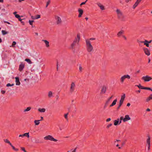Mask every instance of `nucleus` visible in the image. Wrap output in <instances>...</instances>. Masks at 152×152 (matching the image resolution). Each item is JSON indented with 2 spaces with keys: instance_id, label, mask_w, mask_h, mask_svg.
<instances>
[{
  "instance_id": "9d476101",
  "label": "nucleus",
  "mask_w": 152,
  "mask_h": 152,
  "mask_svg": "<svg viewBox=\"0 0 152 152\" xmlns=\"http://www.w3.org/2000/svg\"><path fill=\"white\" fill-rule=\"evenodd\" d=\"M25 67V64L21 62L19 66V70L20 72H21Z\"/></svg>"
},
{
  "instance_id": "ddd939ff",
  "label": "nucleus",
  "mask_w": 152,
  "mask_h": 152,
  "mask_svg": "<svg viewBox=\"0 0 152 152\" xmlns=\"http://www.w3.org/2000/svg\"><path fill=\"white\" fill-rule=\"evenodd\" d=\"M120 121V119L119 118L117 119V120H115L114 121V125L115 126H117L118 125L120 124H119V121Z\"/></svg>"
},
{
  "instance_id": "2f4dec72",
  "label": "nucleus",
  "mask_w": 152,
  "mask_h": 152,
  "mask_svg": "<svg viewBox=\"0 0 152 152\" xmlns=\"http://www.w3.org/2000/svg\"><path fill=\"white\" fill-rule=\"evenodd\" d=\"M125 97V94H123V95H122L121 96V97L120 100H121L124 101Z\"/></svg>"
},
{
  "instance_id": "473e14b6",
  "label": "nucleus",
  "mask_w": 152,
  "mask_h": 152,
  "mask_svg": "<svg viewBox=\"0 0 152 152\" xmlns=\"http://www.w3.org/2000/svg\"><path fill=\"white\" fill-rule=\"evenodd\" d=\"M53 96L52 92L51 91H49L48 92V96L49 98Z\"/></svg>"
},
{
  "instance_id": "c85d7f7f",
  "label": "nucleus",
  "mask_w": 152,
  "mask_h": 152,
  "mask_svg": "<svg viewBox=\"0 0 152 152\" xmlns=\"http://www.w3.org/2000/svg\"><path fill=\"white\" fill-rule=\"evenodd\" d=\"M136 86L137 87L140 89H142L143 88V86H141V84H139L138 85H136L135 86Z\"/></svg>"
},
{
  "instance_id": "864d4df0",
  "label": "nucleus",
  "mask_w": 152,
  "mask_h": 152,
  "mask_svg": "<svg viewBox=\"0 0 152 152\" xmlns=\"http://www.w3.org/2000/svg\"><path fill=\"white\" fill-rule=\"evenodd\" d=\"M121 105H122L120 104H119V105L117 107V110H118L121 107Z\"/></svg>"
},
{
  "instance_id": "dca6fc26",
  "label": "nucleus",
  "mask_w": 152,
  "mask_h": 152,
  "mask_svg": "<svg viewBox=\"0 0 152 152\" xmlns=\"http://www.w3.org/2000/svg\"><path fill=\"white\" fill-rule=\"evenodd\" d=\"M147 42V40H145L144 41H140V42L142 43H144V45H145L147 47H149V44H148V42Z\"/></svg>"
},
{
  "instance_id": "f8f14e48",
  "label": "nucleus",
  "mask_w": 152,
  "mask_h": 152,
  "mask_svg": "<svg viewBox=\"0 0 152 152\" xmlns=\"http://www.w3.org/2000/svg\"><path fill=\"white\" fill-rule=\"evenodd\" d=\"M78 12L79 13V14L78 15V17L79 18H80L81 17L83 13V10L81 9H79L78 10Z\"/></svg>"
},
{
  "instance_id": "7ed1b4c3",
  "label": "nucleus",
  "mask_w": 152,
  "mask_h": 152,
  "mask_svg": "<svg viewBox=\"0 0 152 152\" xmlns=\"http://www.w3.org/2000/svg\"><path fill=\"white\" fill-rule=\"evenodd\" d=\"M44 139L45 140H50L54 142H57L58 141V140L54 139L52 136L49 135L44 137Z\"/></svg>"
},
{
  "instance_id": "4d7b16f0",
  "label": "nucleus",
  "mask_w": 152,
  "mask_h": 152,
  "mask_svg": "<svg viewBox=\"0 0 152 152\" xmlns=\"http://www.w3.org/2000/svg\"><path fill=\"white\" fill-rule=\"evenodd\" d=\"M18 20L20 21H21V20H24V19H21V18H20V17L19 18H18Z\"/></svg>"
},
{
  "instance_id": "f3484780",
  "label": "nucleus",
  "mask_w": 152,
  "mask_h": 152,
  "mask_svg": "<svg viewBox=\"0 0 152 152\" xmlns=\"http://www.w3.org/2000/svg\"><path fill=\"white\" fill-rule=\"evenodd\" d=\"M42 41L45 42V44L46 47L48 48L50 46L49 45V42L47 40H42Z\"/></svg>"
},
{
  "instance_id": "6ab92c4d",
  "label": "nucleus",
  "mask_w": 152,
  "mask_h": 152,
  "mask_svg": "<svg viewBox=\"0 0 152 152\" xmlns=\"http://www.w3.org/2000/svg\"><path fill=\"white\" fill-rule=\"evenodd\" d=\"M97 4L98 5V6L102 10H104V6L101 5L100 3H97Z\"/></svg>"
},
{
  "instance_id": "6e6d98bb",
  "label": "nucleus",
  "mask_w": 152,
  "mask_h": 152,
  "mask_svg": "<svg viewBox=\"0 0 152 152\" xmlns=\"http://www.w3.org/2000/svg\"><path fill=\"white\" fill-rule=\"evenodd\" d=\"M56 66H57V70L58 71V62H57L56 64Z\"/></svg>"
},
{
  "instance_id": "412c9836",
  "label": "nucleus",
  "mask_w": 152,
  "mask_h": 152,
  "mask_svg": "<svg viewBox=\"0 0 152 152\" xmlns=\"http://www.w3.org/2000/svg\"><path fill=\"white\" fill-rule=\"evenodd\" d=\"M117 100V99H116L115 100H114L112 104L110 105V107H112L115 105L116 104Z\"/></svg>"
},
{
  "instance_id": "f257e3e1",
  "label": "nucleus",
  "mask_w": 152,
  "mask_h": 152,
  "mask_svg": "<svg viewBox=\"0 0 152 152\" xmlns=\"http://www.w3.org/2000/svg\"><path fill=\"white\" fill-rule=\"evenodd\" d=\"M86 42L87 51L88 52L90 53L93 50V46L91 45L90 41L88 39H86Z\"/></svg>"
},
{
  "instance_id": "603ef678",
  "label": "nucleus",
  "mask_w": 152,
  "mask_h": 152,
  "mask_svg": "<svg viewBox=\"0 0 152 152\" xmlns=\"http://www.w3.org/2000/svg\"><path fill=\"white\" fill-rule=\"evenodd\" d=\"M15 17L18 18H19L20 17V16L18 14H15Z\"/></svg>"
},
{
  "instance_id": "c9c22d12",
  "label": "nucleus",
  "mask_w": 152,
  "mask_h": 152,
  "mask_svg": "<svg viewBox=\"0 0 152 152\" xmlns=\"http://www.w3.org/2000/svg\"><path fill=\"white\" fill-rule=\"evenodd\" d=\"M39 120H35L34 121V123L35 124V125H39Z\"/></svg>"
},
{
  "instance_id": "79ce46f5",
  "label": "nucleus",
  "mask_w": 152,
  "mask_h": 152,
  "mask_svg": "<svg viewBox=\"0 0 152 152\" xmlns=\"http://www.w3.org/2000/svg\"><path fill=\"white\" fill-rule=\"evenodd\" d=\"M112 125H113L112 124V123H110V124H108V125H107V126L106 128L107 129H109L110 127Z\"/></svg>"
},
{
  "instance_id": "1a4fd4ad",
  "label": "nucleus",
  "mask_w": 152,
  "mask_h": 152,
  "mask_svg": "<svg viewBox=\"0 0 152 152\" xmlns=\"http://www.w3.org/2000/svg\"><path fill=\"white\" fill-rule=\"evenodd\" d=\"M75 86V84L74 83L72 82L71 85L70 92V93H72L74 90V88Z\"/></svg>"
},
{
  "instance_id": "c03bdc74",
  "label": "nucleus",
  "mask_w": 152,
  "mask_h": 152,
  "mask_svg": "<svg viewBox=\"0 0 152 152\" xmlns=\"http://www.w3.org/2000/svg\"><path fill=\"white\" fill-rule=\"evenodd\" d=\"M16 42H15V41H13V42H12V47H15V45H16Z\"/></svg>"
},
{
  "instance_id": "b1692460",
  "label": "nucleus",
  "mask_w": 152,
  "mask_h": 152,
  "mask_svg": "<svg viewBox=\"0 0 152 152\" xmlns=\"http://www.w3.org/2000/svg\"><path fill=\"white\" fill-rule=\"evenodd\" d=\"M148 138L147 140V144L148 145H150V137L149 136H148Z\"/></svg>"
},
{
  "instance_id": "20e7f679",
  "label": "nucleus",
  "mask_w": 152,
  "mask_h": 152,
  "mask_svg": "<svg viewBox=\"0 0 152 152\" xmlns=\"http://www.w3.org/2000/svg\"><path fill=\"white\" fill-rule=\"evenodd\" d=\"M76 45V40L75 39L73 41L69 47V49L71 50L74 53H75V48Z\"/></svg>"
},
{
  "instance_id": "a878e982",
  "label": "nucleus",
  "mask_w": 152,
  "mask_h": 152,
  "mask_svg": "<svg viewBox=\"0 0 152 152\" xmlns=\"http://www.w3.org/2000/svg\"><path fill=\"white\" fill-rule=\"evenodd\" d=\"M23 137H27V138H29V133H26L23 134Z\"/></svg>"
},
{
  "instance_id": "72a5a7b5",
  "label": "nucleus",
  "mask_w": 152,
  "mask_h": 152,
  "mask_svg": "<svg viewBox=\"0 0 152 152\" xmlns=\"http://www.w3.org/2000/svg\"><path fill=\"white\" fill-rule=\"evenodd\" d=\"M25 61H27L29 64H31L32 62L29 59L26 58L25 59Z\"/></svg>"
},
{
  "instance_id": "58836bf2",
  "label": "nucleus",
  "mask_w": 152,
  "mask_h": 152,
  "mask_svg": "<svg viewBox=\"0 0 152 152\" xmlns=\"http://www.w3.org/2000/svg\"><path fill=\"white\" fill-rule=\"evenodd\" d=\"M14 84H10V83H8L7 84L6 86L7 87H9V86H14Z\"/></svg>"
},
{
  "instance_id": "aec40b11",
  "label": "nucleus",
  "mask_w": 152,
  "mask_h": 152,
  "mask_svg": "<svg viewBox=\"0 0 152 152\" xmlns=\"http://www.w3.org/2000/svg\"><path fill=\"white\" fill-rule=\"evenodd\" d=\"M80 141V142H79L78 143V144L77 145V147H78V148L80 147H82L83 145V141Z\"/></svg>"
},
{
  "instance_id": "a211bd4d",
  "label": "nucleus",
  "mask_w": 152,
  "mask_h": 152,
  "mask_svg": "<svg viewBox=\"0 0 152 152\" xmlns=\"http://www.w3.org/2000/svg\"><path fill=\"white\" fill-rule=\"evenodd\" d=\"M151 99H152V94H150L149 96L146 99V101L147 102H148Z\"/></svg>"
},
{
  "instance_id": "3c124183",
  "label": "nucleus",
  "mask_w": 152,
  "mask_h": 152,
  "mask_svg": "<svg viewBox=\"0 0 152 152\" xmlns=\"http://www.w3.org/2000/svg\"><path fill=\"white\" fill-rule=\"evenodd\" d=\"M123 102H124V101L120 100V102H119V104H120L122 105L123 103Z\"/></svg>"
},
{
  "instance_id": "f03ea898",
  "label": "nucleus",
  "mask_w": 152,
  "mask_h": 152,
  "mask_svg": "<svg viewBox=\"0 0 152 152\" xmlns=\"http://www.w3.org/2000/svg\"><path fill=\"white\" fill-rule=\"evenodd\" d=\"M131 119V118L129 115H126L124 118L123 116H121L120 118V121L119 124L121 123V121L123 120L124 122H126Z\"/></svg>"
},
{
  "instance_id": "c756f323",
  "label": "nucleus",
  "mask_w": 152,
  "mask_h": 152,
  "mask_svg": "<svg viewBox=\"0 0 152 152\" xmlns=\"http://www.w3.org/2000/svg\"><path fill=\"white\" fill-rule=\"evenodd\" d=\"M110 101L109 100H107V101L106 102L105 105L103 107L104 109H105L106 107L107 106L108 104L109 103Z\"/></svg>"
},
{
  "instance_id": "ea45409f",
  "label": "nucleus",
  "mask_w": 152,
  "mask_h": 152,
  "mask_svg": "<svg viewBox=\"0 0 152 152\" xmlns=\"http://www.w3.org/2000/svg\"><path fill=\"white\" fill-rule=\"evenodd\" d=\"M79 70L80 72H81L82 71L83 69L80 65H79Z\"/></svg>"
},
{
  "instance_id": "de8ad7c7",
  "label": "nucleus",
  "mask_w": 152,
  "mask_h": 152,
  "mask_svg": "<svg viewBox=\"0 0 152 152\" xmlns=\"http://www.w3.org/2000/svg\"><path fill=\"white\" fill-rule=\"evenodd\" d=\"M86 2H87V1H86L85 2H83L82 3H81L80 5V6L81 7L83 5L85 4H86Z\"/></svg>"
},
{
  "instance_id": "49530a36",
  "label": "nucleus",
  "mask_w": 152,
  "mask_h": 152,
  "mask_svg": "<svg viewBox=\"0 0 152 152\" xmlns=\"http://www.w3.org/2000/svg\"><path fill=\"white\" fill-rule=\"evenodd\" d=\"M34 22V20H29V24L31 25H32L33 23Z\"/></svg>"
},
{
  "instance_id": "0e129e2a",
  "label": "nucleus",
  "mask_w": 152,
  "mask_h": 152,
  "mask_svg": "<svg viewBox=\"0 0 152 152\" xmlns=\"http://www.w3.org/2000/svg\"><path fill=\"white\" fill-rule=\"evenodd\" d=\"M148 90H150L152 91V88H151L148 87Z\"/></svg>"
},
{
  "instance_id": "052dcab7",
  "label": "nucleus",
  "mask_w": 152,
  "mask_h": 152,
  "mask_svg": "<svg viewBox=\"0 0 152 152\" xmlns=\"http://www.w3.org/2000/svg\"><path fill=\"white\" fill-rule=\"evenodd\" d=\"M20 22L23 25H25L24 22L22 20H21L20 21Z\"/></svg>"
},
{
  "instance_id": "39448f33",
  "label": "nucleus",
  "mask_w": 152,
  "mask_h": 152,
  "mask_svg": "<svg viewBox=\"0 0 152 152\" xmlns=\"http://www.w3.org/2000/svg\"><path fill=\"white\" fill-rule=\"evenodd\" d=\"M55 18L56 20V23L58 25H61L62 23V21L61 18L57 15L55 16Z\"/></svg>"
},
{
  "instance_id": "5fc2aeb1",
  "label": "nucleus",
  "mask_w": 152,
  "mask_h": 152,
  "mask_svg": "<svg viewBox=\"0 0 152 152\" xmlns=\"http://www.w3.org/2000/svg\"><path fill=\"white\" fill-rule=\"evenodd\" d=\"M111 120V118H107L106 120V122H108L110 121Z\"/></svg>"
},
{
  "instance_id": "393cba45",
  "label": "nucleus",
  "mask_w": 152,
  "mask_h": 152,
  "mask_svg": "<svg viewBox=\"0 0 152 152\" xmlns=\"http://www.w3.org/2000/svg\"><path fill=\"white\" fill-rule=\"evenodd\" d=\"M68 114L69 113H67L65 114L64 115V117L67 121H68Z\"/></svg>"
},
{
  "instance_id": "69168bd1",
  "label": "nucleus",
  "mask_w": 152,
  "mask_h": 152,
  "mask_svg": "<svg viewBox=\"0 0 152 152\" xmlns=\"http://www.w3.org/2000/svg\"><path fill=\"white\" fill-rule=\"evenodd\" d=\"M125 141H124L123 142H122V146H123L125 144Z\"/></svg>"
},
{
  "instance_id": "8fccbe9b",
  "label": "nucleus",
  "mask_w": 152,
  "mask_h": 152,
  "mask_svg": "<svg viewBox=\"0 0 152 152\" xmlns=\"http://www.w3.org/2000/svg\"><path fill=\"white\" fill-rule=\"evenodd\" d=\"M141 1V0H137L135 3H137V4L138 5Z\"/></svg>"
},
{
  "instance_id": "bf43d9fd",
  "label": "nucleus",
  "mask_w": 152,
  "mask_h": 152,
  "mask_svg": "<svg viewBox=\"0 0 152 152\" xmlns=\"http://www.w3.org/2000/svg\"><path fill=\"white\" fill-rule=\"evenodd\" d=\"M1 93L2 94H4L5 93V91H3V90H2V91H1Z\"/></svg>"
},
{
  "instance_id": "4468645a",
  "label": "nucleus",
  "mask_w": 152,
  "mask_h": 152,
  "mask_svg": "<svg viewBox=\"0 0 152 152\" xmlns=\"http://www.w3.org/2000/svg\"><path fill=\"white\" fill-rule=\"evenodd\" d=\"M15 82H16V85H20V83L19 81V78L18 77H16L15 78Z\"/></svg>"
},
{
  "instance_id": "774afa93",
  "label": "nucleus",
  "mask_w": 152,
  "mask_h": 152,
  "mask_svg": "<svg viewBox=\"0 0 152 152\" xmlns=\"http://www.w3.org/2000/svg\"><path fill=\"white\" fill-rule=\"evenodd\" d=\"M122 37L123 38H124V39L125 40H126L127 39L126 38L124 35H123Z\"/></svg>"
},
{
  "instance_id": "7c9ffc66",
  "label": "nucleus",
  "mask_w": 152,
  "mask_h": 152,
  "mask_svg": "<svg viewBox=\"0 0 152 152\" xmlns=\"http://www.w3.org/2000/svg\"><path fill=\"white\" fill-rule=\"evenodd\" d=\"M31 109V107H28L26 109H25L24 110V112H28Z\"/></svg>"
},
{
  "instance_id": "4be33fe9",
  "label": "nucleus",
  "mask_w": 152,
  "mask_h": 152,
  "mask_svg": "<svg viewBox=\"0 0 152 152\" xmlns=\"http://www.w3.org/2000/svg\"><path fill=\"white\" fill-rule=\"evenodd\" d=\"M45 108H39V109H38V111L40 112H41V113H44L45 112Z\"/></svg>"
},
{
  "instance_id": "e2e57ef3",
  "label": "nucleus",
  "mask_w": 152,
  "mask_h": 152,
  "mask_svg": "<svg viewBox=\"0 0 152 152\" xmlns=\"http://www.w3.org/2000/svg\"><path fill=\"white\" fill-rule=\"evenodd\" d=\"M95 39L94 38H91L89 39H88V40H95Z\"/></svg>"
},
{
  "instance_id": "6e6552de",
  "label": "nucleus",
  "mask_w": 152,
  "mask_h": 152,
  "mask_svg": "<svg viewBox=\"0 0 152 152\" xmlns=\"http://www.w3.org/2000/svg\"><path fill=\"white\" fill-rule=\"evenodd\" d=\"M118 18L121 21H125V20L124 16L122 13H120L118 15Z\"/></svg>"
},
{
  "instance_id": "13d9d810",
  "label": "nucleus",
  "mask_w": 152,
  "mask_h": 152,
  "mask_svg": "<svg viewBox=\"0 0 152 152\" xmlns=\"http://www.w3.org/2000/svg\"><path fill=\"white\" fill-rule=\"evenodd\" d=\"M119 145L118 144H117L116 145V146L117 147H118V148L119 149H121V147H119Z\"/></svg>"
},
{
  "instance_id": "e433bc0d",
  "label": "nucleus",
  "mask_w": 152,
  "mask_h": 152,
  "mask_svg": "<svg viewBox=\"0 0 152 152\" xmlns=\"http://www.w3.org/2000/svg\"><path fill=\"white\" fill-rule=\"evenodd\" d=\"M2 34L3 35H4L7 33V32L5 30H2Z\"/></svg>"
},
{
  "instance_id": "9b49d317",
  "label": "nucleus",
  "mask_w": 152,
  "mask_h": 152,
  "mask_svg": "<svg viewBox=\"0 0 152 152\" xmlns=\"http://www.w3.org/2000/svg\"><path fill=\"white\" fill-rule=\"evenodd\" d=\"M143 50L146 55L148 56H149L150 55V51L148 48H143Z\"/></svg>"
},
{
  "instance_id": "680f3d73",
  "label": "nucleus",
  "mask_w": 152,
  "mask_h": 152,
  "mask_svg": "<svg viewBox=\"0 0 152 152\" xmlns=\"http://www.w3.org/2000/svg\"><path fill=\"white\" fill-rule=\"evenodd\" d=\"M148 88L147 87H143V88L142 89H145L148 90Z\"/></svg>"
},
{
  "instance_id": "338daca9",
  "label": "nucleus",
  "mask_w": 152,
  "mask_h": 152,
  "mask_svg": "<svg viewBox=\"0 0 152 152\" xmlns=\"http://www.w3.org/2000/svg\"><path fill=\"white\" fill-rule=\"evenodd\" d=\"M140 90H137V91H136V93H140Z\"/></svg>"
},
{
  "instance_id": "f704fd0d",
  "label": "nucleus",
  "mask_w": 152,
  "mask_h": 152,
  "mask_svg": "<svg viewBox=\"0 0 152 152\" xmlns=\"http://www.w3.org/2000/svg\"><path fill=\"white\" fill-rule=\"evenodd\" d=\"M10 145L12 147V148L14 150L16 151H18V149L17 148H15L14 146L12 144H11V145Z\"/></svg>"
},
{
  "instance_id": "37998d69",
  "label": "nucleus",
  "mask_w": 152,
  "mask_h": 152,
  "mask_svg": "<svg viewBox=\"0 0 152 152\" xmlns=\"http://www.w3.org/2000/svg\"><path fill=\"white\" fill-rule=\"evenodd\" d=\"M138 5L137 4V3H135L134 4L133 6V8L134 9L135 8V7L137 6Z\"/></svg>"
},
{
  "instance_id": "5701e85b",
  "label": "nucleus",
  "mask_w": 152,
  "mask_h": 152,
  "mask_svg": "<svg viewBox=\"0 0 152 152\" xmlns=\"http://www.w3.org/2000/svg\"><path fill=\"white\" fill-rule=\"evenodd\" d=\"M124 31L123 30H121L119 32L117 36L118 37H120L124 33Z\"/></svg>"
},
{
  "instance_id": "423d86ee",
  "label": "nucleus",
  "mask_w": 152,
  "mask_h": 152,
  "mask_svg": "<svg viewBox=\"0 0 152 152\" xmlns=\"http://www.w3.org/2000/svg\"><path fill=\"white\" fill-rule=\"evenodd\" d=\"M152 79V78L148 75L143 76L142 78V79L145 82H148Z\"/></svg>"
},
{
  "instance_id": "cd10ccee",
  "label": "nucleus",
  "mask_w": 152,
  "mask_h": 152,
  "mask_svg": "<svg viewBox=\"0 0 152 152\" xmlns=\"http://www.w3.org/2000/svg\"><path fill=\"white\" fill-rule=\"evenodd\" d=\"M4 140L5 143L9 144L10 145H11V143L7 139H4Z\"/></svg>"
},
{
  "instance_id": "a18cd8bd",
  "label": "nucleus",
  "mask_w": 152,
  "mask_h": 152,
  "mask_svg": "<svg viewBox=\"0 0 152 152\" xmlns=\"http://www.w3.org/2000/svg\"><path fill=\"white\" fill-rule=\"evenodd\" d=\"M116 12L117 13L118 15V14H120V13H122V12L120 11V10L118 9H117L116 10Z\"/></svg>"
},
{
  "instance_id": "a19ab883",
  "label": "nucleus",
  "mask_w": 152,
  "mask_h": 152,
  "mask_svg": "<svg viewBox=\"0 0 152 152\" xmlns=\"http://www.w3.org/2000/svg\"><path fill=\"white\" fill-rule=\"evenodd\" d=\"M50 3V0H48V1L47 2V4L46 5V7H47L49 5V4Z\"/></svg>"
},
{
  "instance_id": "09e8293b",
  "label": "nucleus",
  "mask_w": 152,
  "mask_h": 152,
  "mask_svg": "<svg viewBox=\"0 0 152 152\" xmlns=\"http://www.w3.org/2000/svg\"><path fill=\"white\" fill-rule=\"evenodd\" d=\"M21 149L23 151H24V152H27L25 150V148L24 147H21Z\"/></svg>"
},
{
  "instance_id": "4c0bfd02",
  "label": "nucleus",
  "mask_w": 152,
  "mask_h": 152,
  "mask_svg": "<svg viewBox=\"0 0 152 152\" xmlns=\"http://www.w3.org/2000/svg\"><path fill=\"white\" fill-rule=\"evenodd\" d=\"M40 18V15H37L35 17V18L34 19H37L38 18Z\"/></svg>"
},
{
  "instance_id": "2eb2a0df",
  "label": "nucleus",
  "mask_w": 152,
  "mask_h": 152,
  "mask_svg": "<svg viewBox=\"0 0 152 152\" xmlns=\"http://www.w3.org/2000/svg\"><path fill=\"white\" fill-rule=\"evenodd\" d=\"M106 90V87L105 86H104L103 87L101 90V92H100L101 94H102V93L104 94Z\"/></svg>"
},
{
  "instance_id": "0eeeda50",
  "label": "nucleus",
  "mask_w": 152,
  "mask_h": 152,
  "mask_svg": "<svg viewBox=\"0 0 152 152\" xmlns=\"http://www.w3.org/2000/svg\"><path fill=\"white\" fill-rule=\"evenodd\" d=\"M127 78L128 79H129L130 78V76L128 75H124L122 76L121 78V81L122 83H123L124 80L126 78Z\"/></svg>"
},
{
  "instance_id": "bb28decb",
  "label": "nucleus",
  "mask_w": 152,
  "mask_h": 152,
  "mask_svg": "<svg viewBox=\"0 0 152 152\" xmlns=\"http://www.w3.org/2000/svg\"><path fill=\"white\" fill-rule=\"evenodd\" d=\"M77 39L78 41H77V44H78V42H79L80 39V34H78L77 36Z\"/></svg>"
}]
</instances>
